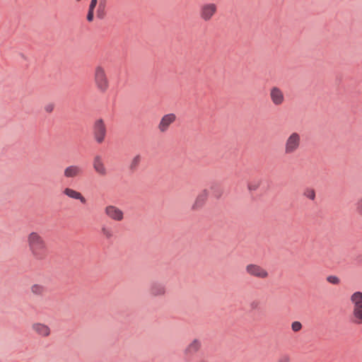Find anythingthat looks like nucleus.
Listing matches in <instances>:
<instances>
[{
	"instance_id": "nucleus-1",
	"label": "nucleus",
	"mask_w": 362,
	"mask_h": 362,
	"mask_svg": "<svg viewBox=\"0 0 362 362\" xmlns=\"http://www.w3.org/2000/svg\"><path fill=\"white\" fill-rule=\"evenodd\" d=\"M26 244L32 258L36 261L45 260L48 255V247L44 237L37 231L30 232L26 237Z\"/></svg>"
},
{
	"instance_id": "nucleus-2",
	"label": "nucleus",
	"mask_w": 362,
	"mask_h": 362,
	"mask_svg": "<svg viewBox=\"0 0 362 362\" xmlns=\"http://www.w3.org/2000/svg\"><path fill=\"white\" fill-rule=\"evenodd\" d=\"M93 82L96 89L100 93H105L110 88V80L104 66L98 64L93 71Z\"/></svg>"
},
{
	"instance_id": "nucleus-3",
	"label": "nucleus",
	"mask_w": 362,
	"mask_h": 362,
	"mask_svg": "<svg viewBox=\"0 0 362 362\" xmlns=\"http://www.w3.org/2000/svg\"><path fill=\"white\" fill-rule=\"evenodd\" d=\"M349 300L352 306L351 322L357 325H362V292H354Z\"/></svg>"
},
{
	"instance_id": "nucleus-4",
	"label": "nucleus",
	"mask_w": 362,
	"mask_h": 362,
	"mask_svg": "<svg viewBox=\"0 0 362 362\" xmlns=\"http://www.w3.org/2000/svg\"><path fill=\"white\" fill-rule=\"evenodd\" d=\"M301 144L300 135L293 132L286 138L284 145V152L286 155H292L298 151Z\"/></svg>"
},
{
	"instance_id": "nucleus-5",
	"label": "nucleus",
	"mask_w": 362,
	"mask_h": 362,
	"mask_svg": "<svg viewBox=\"0 0 362 362\" xmlns=\"http://www.w3.org/2000/svg\"><path fill=\"white\" fill-rule=\"evenodd\" d=\"M93 133L94 139L98 144L104 141L107 129L104 121L102 119H98L95 121L93 127Z\"/></svg>"
},
{
	"instance_id": "nucleus-6",
	"label": "nucleus",
	"mask_w": 362,
	"mask_h": 362,
	"mask_svg": "<svg viewBox=\"0 0 362 362\" xmlns=\"http://www.w3.org/2000/svg\"><path fill=\"white\" fill-rule=\"evenodd\" d=\"M104 214L108 218L117 222H121L124 218V211L113 204L107 205L104 208Z\"/></svg>"
},
{
	"instance_id": "nucleus-7",
	"label": "nucleus",
	"mask_w": 362,
	"mask_h": 362,
	"mask_svg": "<svg viewBox=\"0 0 362 362\" xmlns=\"http://www.w3.org/2000/svg\"><path fill=\"white\" fill-rule=\"evenodd\" d=\"M246 273L258 279H267L269 276L268 271L263 267L257 264H248L245 267Z\"/></svg>"
},
{
	"instance_id": "nucleus-8",
	"label": "nucleus",
	"mask_w": 362,
	"mask_h": 362,
	"mask_svg": "<svg viewBox=\"0 0 362 362\" xmlns=\"http://www.w3.org/2000/svg\"><path fill=\"white\" fill-rule=\"evenodd\" d=\"M217 12V5L214 3H206L201 6L199 16L205 22L209 21Z\"/></svg>"
},
{
	"instance_id": "nucleus-9",
	"label": "nucleus",
	"mask_w": 362,
	"mask_h": 362,
	"mask_svg": "<svg viewBox=\"0 0 362 362\" xmlns=\"http://www.w3.org/2000/svg\"><path fill=\"white\" fill-rule=\"evenodd\" d=\"M92 165L93 170L99 176L105 177L107 175L108 170L101 156L96 155L93 157Z\"/></svg>"
},
{
	"instance_id": "nucleus-10",
	"label": "nucleus",
	"mask_w": 362,
	"mask_h": 362,
	"mask_svg": "<svg viewBox=\"0 0 362 362\" xmlns=\"http://www.w3.org/2000/svg\"><path fill=\"white\" fill-rule=\"evenodd\" d=\"M32 331L37 336L47 338L51 334V328L45 323L35 322L31 325Z\"/></svg>"
},
{
	"instance_id": "nucleus-11",
	"label": "nucleus",
	"mask_w": 362,
	"mask_h": 362,
	"mask_svg": "<svg viewBox=\"0 0 362 362\" xmlns=\"http://www.w3.org/2000/svg\"><path fill=\"white\" fill-rule=\"evenodd\" d=\"M175 120L176 115L173 113H169L163 115L158 124V129L159 132L162 134L165 133Z\"/></svg>"
},
{
	"instance_id": "nucleus-12",
	"label": "nucleus",
	"mask_w": 362,
	"mask_h": 362,
	"mask_svg": "<svg viewBox=\"0 0 362 362\" xmlns=\"http://www.w3.org/2000/svg\"><path fill=\"white\" fill-rule=\"evenodd\" d=\"M202 342L199 339H193L184 349L183 354L185 358H192L201 349Z\"/></svg>"
},
{
	"instance_id": "nucleus-13",
	"label": "nucleus",
	"mask_w": 362,
	"mask_h": 362,
	"mask_svg": "<svg viewBox=\"0 0 362 362\" xmlns=\"http://www.w3.org/2000/svg\"><path fill=\"white\" fill-rule=\"evenodd\" d=\"M269 97L272 103L276 106L281 105L285 100L283 90L276 86L271 88L269 90Z\"/></svg>"
},
{
	"instance_id": "nucleus-14",
	"label": "nucleus",
	"mask_w": 362,
	"mask_h": 362,
	"mask_svg": "<svg viewBox=\"0 0 362 362\" xmlns=\"http://www.w3.org/2000/svg\"><path fill=\"white\" fill-rule=\"evenodd\" d=\"M83 173V168L78 165H69L64 170V176L66 179H74L81 177Z\"/></svg>"
},
{
	"instance_id": "nucleus-15",
	"label": "nucleus",
	"mask_w": 362,
	"mask_h": 362,
	"mask_svg": "<svg viewBox=\"0 0 362 362\" xmlns=\"http://www.w3.org/2000/svg\"><path fill=\"white\" fill-rule=\"evenodd\" d=\"M62 192L63 194L67 197L68 198L74 200H78L83 204L86 203V199L85 198V197L80 192L74 189L67 187L63 189Z\"/></svg>"
},
{
	"instance_id": "nucleus-16",
	"label": "nucleus",
	"mask_w": 362,
	"mask_h": 362,
	"mask_svg": "<svg viewBox=\"0 0 362 362\" xmlns=\"http://www.w3.org/2000/svg\"><path fill=\"white\" fill-rule=\"evenodd\" d=\"M165 293V286L162 283L154 282L151 284L149 288V293L151 296L153 297L163 296Z\"/></svg>"
},
{
	"instance_id": "nucleus-17",
	"label": "nucleus",
	"mask_w": 362,
	"mask_h": 362,
	"mask_svg": "<svg viewBox=\"0 0 362 362\" xmlns=\"http://www.w3.org/2000/svg\"><path fill=\"white\" fill-rule=\"evenodd\" d=\"M209 196V191L205 189L201 191L197 196L194 204H192L193 210H198L201 209L206 203Z\"/></svg>"
},
{
	"instance_id": "nucleus-18",
	"label": "nucleus",
	"mask_w": 362,
	"mask_h": 362,
	"mask_svg": "<svg viewBox=\"0 0 362 362\" xmlns=\"http://www.w3.org/2000/svg\"><path fill=\"white\" fill-rule=\"evenodd\" d=\"M46 291V287L41 284H34L30 286V292L35 296H42Z\"/></svg>"
},
{
	"instance_id": "nucleus-19",
	"label": "nucleus",
	"mask_w": 362,
	"mask_h": 362,
	"mask_svg": "<svg viewBox=\"0 0 362 362\" xmlns=\"http://www.w3.org/2000/svg\"><path fill=\"white\" fill-rule=\"evenodd\" d=\"M141 161V156L139 154H137L134 156L129 163V168L131 170H135L139 167L140 163Z\"/></svg>"
},
{
	"instance_id": "nucleus-20",
	"label": "nucleus",
	"mask_w": 362,
	"mask_h": 362,
	"mask_svg": "<svg viewBox=\"0 0 362 362\" xmlns=\"http://www.w3.org/2000/svg\"><path fill=\"white\" fill-rule=\"evenodd\" d=\"M100 231L101 234L107 239H110L113 236V233L112 230L107 226H103L101 228Z\"/></svg>"
},
{
	"instance_id": "nucleus-21",
	"label": "nucleus",
	"mask_w": 362,
	"mask_h": 362,
	"mask_svg": "<svg viewBox=\"0 0 362 362\" xmlns=\"http://www.w3.org/2000/svg\"><path fill=\"white\" fill-rule=\"evenodd\" d=\"M303 194L305 197H306L307 198L311 199V200H314L315 197V192L314 191V189H306L304 192H303Z\"/></svg>"
},
{
	"instance_id": "nucleus-22",
	"label": "nucleus",
	"mask_w": 362,
	"mask_h": 362,
	"mask_svg": "<svg viewBox=\"0 0 362 362\" xmlns=\"http://www.w3.org/2000/svg\"><path fill=\"white\" fill-rule=\"evenodd\" d=\"M327 281L334 285H338L340 283V279L334 275H330L327 277Z\"/></svg>"
},
{
	"instance_id": "nucleus-23",
	"label": "nucleus",
	"mask_w": 362,
	"mask_h": 362,
	"mask_svg": "<svg viewBox=\"0 0 362 362\" xmlns=\"http://www.w3.org/2000/svg\"><path fill=\"white\" fill-rule=\"evenodd\" d=\"M276 362H291V357L288 354H282L278 357Z\"/></svg>"
},
{
	"instance_id": "nucleus-24",
	"label": "nucleus",
	"mask_w": 362,
	"mask_h": 362,
	"mask_svg": "<svg viewBox=\"0 0 362 362\" xmlns=\"http://www.w3.org/2000/svg\"><path fill=\"white\" fill-rule=\"evenodd\" d=\"M302 325L298 321H295L291 324V329L293 332H298L301 329Z\"/></svg>"
},
{
	"instance_id": "nucleus-25",
	"label": "nucleus",
	"mask_w": 362,
	"mask_h": 362,
	"mask_svg": "<svg viewBox=\"0 0 362 362\" xmlns=\"http://www.w3.org/2000/svg\"><path fill=\"white\" fill-rule=\"evenodd\" d=\"M356 211L362 216V198L359 199L356 203Z\"/></svg>"
},
{
	"instance_id": "nucleus-26",
	"label": "nucleus",
	"mask_w": 362,
	"mask_h": 362,
	"mask_svg": "<svg viewBox=\"0 0 362 362\" xmlns=\"http://www.w3.org/2000/svg\"><path fill=\"white\" fill-rule=\"evenodd\" d=\"M259 186V182H250L248 184V189L250 191L256 190Z\"/></svg>"
},
{
	"instance_id": "nucleus-27",
	"label": "nucleus",
	"mask_w": 362,
	"mask_h": 362,
	"mask_svg": "<svg viewBox=\"0 0 362 362\" xmlns=\"http://www.w3.org/2000/svg\"><path fill=\"white\" fill-rule=\"evenodd\" d=\"M98 0H91L90 4L89 5L88 11H94V9L97 5Z\"/></svg>"
},
{
	"instance_id": "nucleus-28",
	"label": "nucleus",
	"mask_w": 362,
	"mask_h": 362,
	"mask_svg": "<svg viewBox=\"0 0 362 362\" xmlns=\"http://www.w3.org/2000/svg\"><path fill=\"white\" fill-rule=\"evenodd\" d=\"M93 13H94V11H88V15H87L88 21L92 22L93 21V18H94Z\"/></svg>"
},
{
	"instance_id": "nucleus-29",
	"label": "nucleus",
	"mask_w": 362,
	"mask_h": 362,
	"mask_svg": "<svg viewBox=\"0 0 362 362\" xmlns=\"http://www.w3.org/2000/svg\"><path fill=\"white\" fill-rule=\"evenodd\" d=\"M53 109H54V105H52V104H48V105H45V110L47 112H52Z\"/></svg>"
},
{
	"instance_id": "nucleus-30",
	"label": "nucleus",
	"mask_w": 362,
	"mask_h": 362,
	"mask_svg": "<svg viewBox=\"0 0 362 362\" xmlns=\"http://www.w3.org/2000/svg\"><path fill=\"white\" fill-rule=\"evenodd\" d=\"M76 1H78V2H79V1H81V0H76Z\"/></svg>"
}]
</instances>
